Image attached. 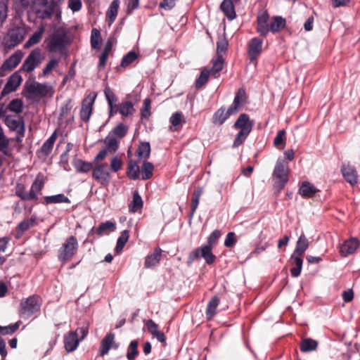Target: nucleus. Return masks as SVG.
<instances>
[{
  "mask_svg": "<svg viewBox=\"0 0 360 360\" xmlns=\"http://www.w3.org/2000/svg\"><path fill=\"white\" fill-rule=\"evenodd\" d=\"M44 185L42 176L38 175L32 183L30 191H26L24 184L18 183L15 186V195L22 200L30 201L38 199L37 194L41 192Z\"/></svg>",
  "mask_w": 360,
  "mask_h": 360,
  "instance_id": "obj_1",
  "label": "nucleus"
},
{
  "mask_svg": "<svg viewBox=\"0 0 360 360\" xmlns=\"http://www.w3.org/2000/svg\"><path fill=\"white\" fill-rule=\"evenodd\" d=\"M253 123L250 120L249 116L245 113L241 114L234 124V128L238 129L233 147L236 148L240 146L251 132Z\"/></svg>",
  "mask_w": 360,
  "mask_h": 360,
  "instance_id": "obj_2",
  "label": "nucleus"
},
{
  "mask_svg": "<svg viewBox=\"0 0 360 360\" xmlns=\"http://www.w3.org/2000/svg\"><path fill=\"white\" fill-rule=\"evenodd\" d=\"M25 96L29 99H39L51 96L53 94V86L48 83L32 82L25 86Z\"/></svg>",
  "mask_w": 360,
  "mask_h": 360,
  "instance_id": "obj_3",
  "label": "nucleus"
},
{
  "mask_svg": "<svg viewBox=\"0 0 360 360\" xmlns=\"http://www.w3.org/2000/svg\"><path fill=\"white\" fill-rule=\"evenodd\" d=\"M41 305V299L38 295H32L25 300H22L20 304L19 312L22 317H29L40 309Z\"/></svg>",
  "mask_w": 360,
  "mask_h": 360,
  "instance_id": "obj_4",
  "label": "nucleus"
},
{
  "mask_svg": "<svg viewBox=\"0 0 360 360\" xmlns=\"http://www.w3.org/2000/svg\"><path fill=\"white\" fill-rule=\"evenodd\" d=\"M44 56L39 48L32 50L25 60L20 71L30 73L34 70L44 60Z\"/></svg>",
  "mask_w": 360,
  "mask_h": 360,
  "instance_id": "obj_5",
  "label": "nucleus"
},
{
  "mask_svg": "<svg viewBox=\"0 0 360 360\" xmlns=\"http://www.w3.org/2000/svg\"><path fill=\"white\" fill-rule=\"evenodd\" d=\"M46 49L51 53H61L68 44L65 33L51 34L46 40Z\"/></svg>",
  "mask_w": 360,
  "mask_h": 360,
  "instance_id": "obj_6",
  "label": "nucleus"
},
{
  "mask_svg": "<svg viewBox=\"0 0 360 360\" xmlns=\"http://www.w3.org/2000/svg\"><path fill=\"white\" fill-rule=\"evenodd\" d=\"M78 249V242L75 236H70L58 250V257L60 261L64 262L70 259L75 255Z\"/></svg>",
  "mask_w": 360,
  "mask_h": 360,
  "instance_id": "obj_7",
  "label": "nucleus"
},
{
  "mask_svg": "<svg viewBox=\"0 0 360 360\" xmlns=\"http://www.w3.org/2000/svg\"><path fill=\"white\" fill-rule=\"evenodd\" d=\"M26 35L24 27H15L10 29L4 38V44L7 48H13L19 44Z\"/></svg>",
  "mask_w": 360,
  "mask_h": 360,
  "instance_id": "obj_8",
  "label": "nucleus"
},
{
  "mask_svg": "<svg viewBox=\"0 0 360 360\" xmlns=\"http://www.w3.org/2000/svg\"><path fill=\"white\" fill-rule=\"evenodd\" d=\"M92 177L101 185L108 186L111 179L110 168L107 163L94 164Z\"/></svg>",
  "mask_w": 360,
  "mask_h": 360,
  "instance_id": "obj_9",
  "label": "nucleus"
},
{
  "mask_svg": "<svg viewBox=\"0 0 360 360\" xmlns=\"http://www.w3.org/2000/svg\"><path fill=\"white\" fill-rule=\"evenodd\" d=\"M289 167L283 160L278 159L276 162L273 176L276 179V184L282 189L288 181Z\"/></svg>",
  "mask_w": 360,
  "mask_h": 360,
  "instance_id": "obj_10",
  "label": "nucleus"
},
{
  "mask_svg": "<svg viewBox=\"0 0 360 360\" xmlns=\"http://www.w3.org/2000/svg\"><path fill=\"white\" fill-rule=\"evenodd\" d=\"M212 248L207 245H202L190 253L189 259L194 261L202 257L208 264H211L214 262L216 259V257L212 253Z\"/></svg>",
  "mask_w": 360,
  "mask_h": 360,
  "instance_id": "obj_11",
  "label": "nucleus"
},
{
  "mask_svg": "<svg viewBox=\"0 0 360 360\" xmlns=\"http://www.w3.org/2000/svg\"><path fill=\"white\" fill-rule=\"evenodd\" d=\"M262 39L254 37L248 44V55L251 61L257 59L262 51Z\"/></svg>",
  "mask_w": 360,
  "mask_h": 360,
  "instance_id": "obj_12",
  "label": "nucleus"
},
{
  "mask_svg": "<svg viewBox=\"0 0 360 360\" xmlns=\"http://www.w3.org/2000/svg\"><path fill=\"white\" fill-rule=\"evenodd\" d=\"M96 96L89 95L84 98L82 103L80 117L84 122H88L93 111Z\"/></svg>",
  "mask_w": 360,
  "mask_h": 360,
  "instance_id": "obj_13",
  "label": "nucleus"
},
{
  "mask_svg": "<svg viewBox=\"0 0 360 360\" xmlns=\"http://www.w3.org/2000/svg\"><path fill=\"white\" fill-rule=\"evenodd\" d=\"M22 78L18 72L12 74L7 80L2 91L1 96H4L11 92L16 91L21 84Z\"/></svg>",
  "mask_w": 360,
  "mask_h": 360,
  "instance_id": "obj_14",
  "label": "nucleus"
},
{
  "mask_svg": "<svg viewBox=\"0 0 360 360\" xmlns=\"http://www.w3.org/2000/svg\"><path fill=\"white\" fill-rule=\"evenodd\" d=\"M269 15L266 11H262L257 15V31L261 36L265 37L269 32L270 23H269Z\"/></svg>",
  "mask_w": 360,
  "mask_h": 360,
  "instance_id": "obj_15",
  "label": "nucleus"
},
{
  "mask_svg": "<svg viewBox=\"0 0 360 360\" xmlns=\"http://www.w3.org/2000/svg\"><path fill=\"white\" fill-rule=\"evenodd\" d=\"M80 340L77 337V332H69L64 336V347L68 352L75 351L79 346Z\"/></svg>",
  "mask_w": 360,
  "mask_h": 360,
  "instance_id": "obj_16",
  "label": "nucleus"
},
{
  "mask_svg": "<svg viewBox=\"0 0 360 360\" xmlns=\"http://www.w3.org/2000/svg\"><path fill=\"white\" fill-rule=\"evenodd\" d=\"M48 0H32L30 11L35 13L41 18H45L49 15L47 11Z\"/></svg>",
  "mask_w": 360,
  "mask_h": 360,
  "instance_id": "obj_17",
  "label": "nucleus"
},
{
  "mask_svg": "<svg viewBox=\"0 0 360 360\" xmlns=\"http://www.w3.org/2000/svg\"><path fill=\"white\" fill-rule=\"evenodd\" d=\"M359 247V240L350 238L345 240L340 247V253L342 257H347L354 253Z\"/></svg>",
  "mask_w": 360,
  "mask_h": 360,
  "instance_id": "obj_18",
  "label": "nucleus"
},
{
  "mask_svg": "<svg viewBox=\"0 0 360 360\" xmlns=\"http://www.w3.org/2000/svg\"><path fill=\"white\" fill-rule=\"evenodd\" d=\"M341 172L345 179L352 186H354L358 182V175L355 168L350 165H343Z\"/></svg>",
  "mask_w": 360,
  "mask_h": 360,
  "instance_id": "obj_19",
  "label": "nucleus"
},
{
  "mask_svg": "<svg viewBox=\"0 0 360 360\" xmlns=\"http://www.w3.org/2000/svg\"><path fill=\"white\" fill-rule=\"evenodd\" d=\"M22 57L20 51L14 53L2 64L1 70L2 71H11L15 68L20 63Z\"/></svg>",
  "mask_w": 360,
  "mask_h": 360,
  "instance_id": "obj_20",
  "label": "nucleus"
},
{
  "mask_svg": "<svg viewBox=\"0 0 360 360\" xmlns=\"http://www.w3.org/2000/svg\"><path fill=\"white\" fill-rule=\"evenodd\" d=\"M36 217L32 216L30 218L25 219L20 222L16 229V238H21L26 231L34 227L36 224Z\"/></svg>",
  "mask_w": 360,
  "mask_h": 360,
  "instance_id": "obj_21",
  "label": "nucleus"
},
{
  "mask_svg": "<svg viewBox=\"0 0 360 360\" xmlns=\"http://www.w3.org/2000/svg\"><path fill=\"white\" fill-rule=\"evenodd\" d=\"M232 108H229L227 110L224 108H221L217 110L212 117V122L215 124H222L230 115L234 114Z\"/></svg>",
  "mask_w": 360,
  "mask_h": 360,
  "instance_id": "obj_22",
  "label": "nucleus"
},
{
  "mask_svg": "<svg viewBox=\"0 0 360 360\" xmlns=\"http://www.w3.org/2000/svg\"><path fill=\"white\" fill-rule=\"evenodd\" d=\"M115 343V335L112 333H107L101 341L99 347V354L103 356L107 354Z\"/></svg>",
  "mask_w": 360,
  "mask_h": 360,
  "instance_id": "obj_23",
  "label": "nucleus"
},
{
  "mask_svg": "<svg viewBox=\"0 0 360 360\" xmlns=\"http://www.w3.org/2000/svg\"><path fill=\"white\" fill-rule=\"evenodd\" d=\"M146 326L148 332L152 336L156 338L160 342H165L166 338L165 334L160 331L158 329V325L156 324L153 320L149 319L146 322Z\"/></svg>",
  "mask_w": 360,
  "mask_h": 360,
  "instance_id": "obj_24",
  "label": "nucleus"
},
{
  "mask_svg": "<svg viewBox=\"0 0 360 360\" xmlns=\"http://www.w3.org/2000/svg\"><path fill=\"white\" fill-rule=\"evenodd\" d=\"M318 192L319 190L308 181L303 182L299 189V193L305 198H313Z\"/></svg>",
  "mask_w": 360,
  "mask_h": 360,
  "instance_id": "obj_25",
  "label": "nucleus"
},
{
  "mask_svg": "<svg viewBox=\"0 0 360 360\" xmlns=\"http://www.w3.org/2000/svg\"><path fill=\"white\" fill-rule=\"evenodd\" d=\"M5 122L6 124L11 130L16 131L21 135L24 134L25 129L22 122L11 115L6 116Z\"/></svg>",
  "mask_w": 360,
  "mask_h": 360,
  "instance_id": "obj_26",
  "label": "nucleus"
},
{
  "mask_svg": "<svg viewBox=\"0 0 360 360\" xmlns=\"http://www.w3.org/2000/svg\"><path fill=\"white\" fill-rule=\"evenodd\" d=\"M290 260L292 261V264L295 265V267H292L290 269L291 275L293 277H298L300 275L302 268L303 259L302 258V255L292 253Z\"/></svg>",
  "mask_w": 360,
  "mask_h": 360,
  "instance_id": "obj_27",
  "label": "nucleus"
},
{
  "mask_svg": "<svg viewBox=\"0 0 360 360\" xmlns=\"http://www.w3.org/2000/svg\"><path fill=\"white\" fill-rule=\"evenodd\" d=\"M162 250L160 248H157L155 249L154 252L150 255H148L145 259L144 266L146 268H150L155 265H157L162 256Z\"/></svg>",
  "mask_w": 360,
  "mask_h": 360,
  "instance_id": "obj_28",
  "label": "nucleus"
},
{
  "mask_svg": "<svg viewBox=\"0 0 360 360\" xmlns=\"http://www.w3.org/2000/svg\"><path fill=\"white\" fill-rule=\"evenodd\" d=\"M171 123L170 129L174 131H178L181 129L184 124L186 123V120L184 117L182 112H176L174 113L169 119Z\"/></svg>",
  "mask_w": 360,
  "mask_h": 360,
  "instance_id": "obj_29",
  "label": "nucleus"
},
{
  "mask_svg": "<svg viewBox=\"0 0 360 360\" xmlns=\"http://www.w3.org/2000/svg\"><path fill=\"white\" fill-rule=\"evenodd\" d=\"M221 10L229 20L236 17L234 6L231 0H224L220 6Z\"/></svg>",
  "mask_w": 360,
  "mask_h": 360,
  "instance_id": "obj_30",
  "label": "nucleus"
},
{
  "mask_svg": "<svg viewBox=\"0 0 360 360\" xmlns=\"http://www.w3.org/2000/svg\"><path fill=\"white\" fill-rule=\"evenodd\" d=\"M44 31L45 26L44 25H41V26L39 27V30L33 33L29 39L25 42L24 47L25 49H28L32 46L38 44L42 38Z\"/></svg>",
  "mask_w": 360,
  "mask_h": 360,
  "instance_id": "obj_31",
  "label": "nucleus"
},
{
  "mask_svg": "<svg viewBox=\"0 0 360 360\" xmlns=\"http://www.w3.org/2000/svg\"><path fill=\"white\" fill-rule=\"evenodd\" d=\"M309 246V242L308 239L304 233H302L297 241L293 253L302 256L304 252L308 249Z\"/></svg>",
  "mask_w": 360,
  "mask_h": 360,
  "instance_id": "obj_32",
  "label": "nucleus"
},
{
  "mask_svg": "<svg viewBox=\"0 0 360 360\" xmlns=\"http://www.w3.org/2000/svg\"><path fill=\"white\" fill-rule=\"evenodd\" d=\"M120 113L124 117H130L134 115L136 110L131 101H125L119 104Z\"/></svg>",
  "mask_w": 360,
  "mask_h": 360,
  "instance_id": "obj_33",
  "label": "nucleus"
},
{
  "mask_svg": "<svg viewBox=\"0 0 360 360\" xmlns=\"http://www.w3.org/2000/svg\"><path fill=\"white\" fill-rule=\"evenodd\" d=\"M116 229V224L115 223L110 221H106L105 222L101 223L98 227L96 229V233L101 236L103 235H107L110 233V232L114 231Z\"/></svg>",
  "mask_w": 360,
  "mask_h": 360,
  "instance_id": "obj_34",
  "label": "nucleus"
},
{
  "mask_svg": "<svg viewBox=\"0 0 360 360\" xmlns=\"http://www.w3.org/2000/svg\"><path fill=\"white\" fill-rule=\"evenodd\" d=\"M143 207V200L137 191L133 193V200L129 205V210L131 213H135Z\"/></svg>",
  "mask_w": 360,
  "mask_h": 360,
  "instance_id": "obj_35",
  "label": "nucleus"
},
{
  "mask_svg": "<svg viewBox=\"0 0 360 360\" xmlns=\"http://www.w3.org/2000/svg\"><path fill=\"white\" fill-rule=\"evenodd\" d=\"M119 5V0H113L107 11L106 15L110 25H111L117 18Z\"/></svg>",
  "mask_w": 360,
  "mask_h": 360,
  "instance_id": "obj_36",
  "label": "nucleus"
},
{
  "mask_svg": "<svg viewBox=\"0 0 360 360\" xmlns=\"http://www.w3.org/2000/svg\"><path fill=\"white\" fill-rule=\"evenodd\" d=\"M285 26V20L281 16H274L270 22L269 32H278Z\"/></svg>",
  "mask_w": 360,
  "mask_h": 360,
  "instance_id": "obj_37",
  "label": "nucleus"
},
{
  "mask_svg": "<svg viewBox=\"0 0 360 360\" xmlns=\"http://www.w3.org/2000/svg\"><path fill=\"white\" fill-rule=\"evenodd\" d=\"M57 139V133L55 131L51 136L44 143L41 148V153L44 155H48L51 152L53 144Z\"/></svg>",
  "mask_w": 360,
  "mask_h": 360,
  "instance_id": "obj_38",
  "label": "nucleus"
},
{
  "mask_svg": "<svg viewBox=\"0 0 360 360\" xmlns=\"http://www.w3.org/2000/svg\"><path fill=\"white\" fill-rule=\"evenodd\" d=\"M245 96V91L244 89H239L237 92L232 105L229 107L232 108L233 111L236 113L240 108L244 98Z\"/></svg>",
  "mask_w": 360,
  "mask_h": 360,
  "instance_id": "obj_39",
  "label": "nucleus"
},
{
  "mask_svg": "<svg viewBox=\"0 0 360 360\" xmlns=\"http://www.w3.org/2000/svg\"><path fill=\"white\" fill-rule=\"evenodd\" d=\"M218 297H213L208 302L206 309V316L208 319H212L216 314V309L219 304Z\"/></svg>",
  "mask_w": 360,
  "mask_h": 360,
  "instance_id": "obj_40",
  "label": "nucleus"
},
{
  "mask_svg": "<svg viewBox=\"0 0 360 360\" xmlns=\"http://www.w3.org/2000/svg\"><path fill=\"white\" fill-rule=\"evenodd\" d=\"M140 168L139 165L133 160H130L129 162L127 175L131 179H137L139 177Z\"/></svg>",
  "mask_w": 360,
  "mask_h": 360,
  "instance_id": "obj_41",
  "label": "nucleus"
},
{
  "mask_svg": "<svg viewBox=\"0 0 360 360\" xmlns=\"http://www.w3.org/2000/svg\"><path fill=\"white\" fill-rule=\"evenodd\" d=\"M44 200L46 204L70 203V199L64 194L46 196Z\"/></svg>",
  "mask_w": 360,
  "mask_h": 360,
  "instance_id": "obj_42",
  "label": "nucleus"
},
{
  "mask_svg": "<svg viewBox=\"0 0 360 360\" xmlns=\"http://www.w3.org/2000/svg\"><path fill=\"white\" fill-rule=\"evenodd\" d=\"M318 342L311 338L302 340L300 344V350L303 352H309L315 350L317 348Z\"/></svg>",
  "mask_w": 360,
  "mask_h": 360,
  "instance_id": "obj_43",
  "label": "nucleus"
},
{
  "mask_svg": "<svg viewBox=\"0 0 360 360\" xmlns=\"http://www.w3.org/2000/svg\"><path fill=\"white\" fill-rule=\"evenodd\" d=\"M150 153V146L148 142L141 143L136 150V155L140 159L146 160Z\"/></svg>",
  "mask_w": 360,
  "mask_h": 360,
  "instance_id": "obj_44",
  "label": "nucleus"
},
{
  "mask_svg": "<svg viewBox=\"0 0 360 360\" xmlns=\"http://www.w3.org/2000/svg\"><path fill=\"white\" fill-rule=\"evenodd\" d=\"M202 193V189L201 188H198L194 190L192 195L191 200V217H193V214L195 210L198 208L200 196Z\"/></svg>",
  "mask_w": 360,
  "mask_h": 360,
  "instance_id": "obj_45",
  "label": "nucleus"
},
{
  "mask_svg": "<svg viewBox=\"0 0 360 360\" xmlns=\"http://www.w3.org/2000/svg\"><path fill=\"white\" fill-rule=\"evenodd\" d=\"M75 168L77 172L87 173L93 169V164L82 160H77L74 164Z\"/></svg>",
  "mask_w": 360,
  "mask_h": 360,
  "instance_id": "obj_46",
  "label": "nucleus"
},
{
  "mask_svg": "<svg viewBox=\"0 0 360 360\" xmlns=\"http://www.w3.org/2000/svg\"><path fill=\"white\" fill-rule=\"evenodd\" d=\"M129 233L127 230H124L121 233L117 239V245L115 249L117 253H120L122 250L123 248L129 240Z\"/></svg>",
  "mask_w": 360,
  "mask_h": 360,
  "instance_id": "obj_47",
  "label": "nucleus"
},
{
  "mask_svg": "<svg viewBox=\"0 0 360 360\" xmlns=\"http://www.w3.org/2000/svg\"><path fill=\"white\" fill-rule=\"evenodd\" d=\"M9 139L4 135L3 131L0 129V152L5 155H10L9 152Z\"/></svg>",
  "mask_w": 360,
  "mask_h": 360,
  "instance_id": "obj_48",
  "label": "nucleus"
},
{
  "mask_svg": "<svg viewBox=\"0 0 360 360\" xmlns=\"http://www.w3.org/2000/svg\"><path fill=\"white\" fill-rule=\"evenodd\" d=\"M210 75H211L210 70L204 68L201 71L199 77L196 79L195 87L200 89L207 82Z\"/></svg>",
  "mask_w": 360,
  "mask_h": 360,
  "instance_id": "obj_49",
  "label": "nucleus"
},
{
  "mask_svg": "<svg viewBox=\"0 0 360 360\" xmlns=\"http://www.w3.org/2000/svg\"><path fill=\"white\" fill-rule=\"evenodd\" d=\"M151 101L147 98L144 99L141 109V117L142 120H148L151 115Z\"/></svg>",
  "mask_w": 360,
  "mask_h": 360,
  "instance_id": "obj_50",
  "label": "nucleus"
},
{
  "mask_svg": "<svg viewBox=\"0 0 360 360\" xmlns=\"http://www.w3.org/2000/svg\"><path fill=\"white\" fill-rule=\"evenodd\" d=\"M154 167L153 165L149 162H144L142 165V179L146 180L153 176Z\"/></svg>",
  "mask_w": 360,
  "mask_h": 360,
  "instance_id": "obj_51",
  "label": "nucleus"
},
{
  "mask_svg": "<svg viewBox=\"0 0 360 360\" xmlns=\"http://www.w3.org/2000/svg\"><path fill=\"white\" fill-rule=\"evenodd\" d=\"M101 43V37L100 31L97 29H93L91 34V45L93 49L100 48Z\"/></svg>",
  "mask_w": 360,
  "mask_h": 360,
  "instance_id": "obj_52",
  "label": "nucleus"
},
{
  "mask_svg": "<svg viewBox=\"0 0 360 360\" xmlns=\"http://www.w3.org/2000/svg\"><path fill=\"white\" fill-rule=\"evenodd\" d=\"M138 342L132 340L127 349V357L129 360H134L139 354L138 351Z\"/></svg>",
  "mask_w": 360,
  "mask_h": 360,
  "instance_id": "obj_53",
  "label": "nucleus"
},
{
  "mask_svg": "<svg viewBox=\"0 0 360 360\" xmlns=\"http://www.w3.org/2000/svg\"><path fill=\"white\" fill-rule=\"evenodd\" d=\"M58 59H56L55 58H51L42 70V76H47L55 69V68H56L58 65Z\"/></svg>",
  "mask_w": 360,
  "mask_h": 360,
  "instance_id": "obj_54",
  "label": "nucleus"
},
{
  "mask_svg": "<svg viewBox=\"0 0 360 360\" xmlns=\"http://www.w3.org/2000/svg\"><path fill=\"white\" fill-rule=\"evenodd\" d=\"M8 109L15 113H20L23 109V103L20 99H13L8 104Z\"/></svg>",
  "mask_w": 360,
  "mask_h": 360,
  "instance_id": "obj_55",
  "label": "nucleus"
},
{
  "mask_svg": "<svg viewBox=\"0 0 360 360\" xmlns=\"http://www.w3.org/2000/svg\"><path fill=\"white\" fill-rule=\"evenodd\" d=\"M212 69L210 70V73L214 75L223 69L224 58L222 56H217V58L213 60Z\"/></svg>",
  "mask_w": 360,
  "mask_h": 360,
  "instance_id": "obj_56",
  "label": "nucleus"
},
{
  "mask_svg": "<svg viewBox=\"0 0 360 360\" xmlns=\"http://www.w3.org/2000/svg\"><path fill=\"white\" fill-rule=\"evenodd\" d=\"M138 57L137 53L135 51H129L127 55H125L122 61L121 66L123 68H126L131 64Z\"/></svg>",
  "mask_w": 360,
  "mask_h": 360,
  "instance_id": "obj_57",
  "label": "nucleus"
},
{
  "mask_svg": "<svg viewBox=\"0 0 360 360\" xmlns=\"http://www.w3.org/2000/svg\"><path fill=\"white\" fill-rule=\"evenodd\" d=\"M128 131V127L123 123L118 124L114 129H113V134L122 139L127 134Z\"/></svg>",
  "mask_w": 360,
  "mask_h": 360,
  "instance_id": "obj_58",
  "label": "nucleus"
},
{
  "mask_svg": "<svg viewBox=\"0 0 360 360\" xmlns=\"http://www.w3.org/2000/svg\"><path fill=\"white\" fill-rule=\"evenodd\" d=\"M19 326H20V324L18 322H17L14 324H12V325L7 326H0V334H1L3 335L13 334L18 330V328H19Z\"/></svg>",
  "mask_w": 360,
  "mask_h": 360,
  "instance_id": "obj_59",
  "label": "nucleus"
},
{
  "mask_svg": "<svg viewBox=\"0 0 360 360\" xmlns=\"http://www.w3.org/2000/svg\"><path fill=\"white\" fill-rule=\"evenodd\" d=\"M72 107V105L71 100L69 99L66 101L60 108L59 118L62 120L65 117L70 113Z\"/></svg>",
  "mask_w": 360,
  "mask_h": 360,
  "instance_id": "obj_60",
  "label": "nucleus"
},
{
  "mask_svg": "<svg viewBox=\"0 0 360 360\" xmlns=\"http://www.w3.org/2000/svg\"><path fill=\"white\" fill-rule=\"evenodd\" d=\"M105 143L110 151L115 152L118 148L119 142L113 137H107L105 139Z\"/></svg>",
  "mask_w": 360,
  "mask_h": 360,
  "instance_id": "obj_61",
  "label": "nucleus"
},
{
  "mask_svg": "<svg viewBox=\"0 0 360 360\" xmlns=\"http://www.w3.org/2000/svg\"><path fill=\"white\" fill-rule=\"evenodd\" d=\"M104 94L108 105L116 103L117 98L109 87L105 89Z\"/></svg>",
  "mask_w": 360,
  "mask_h": 360,
  "instance_id": "obj_62",
  "label": "nucleus"
},
{
  "mask_svg": "<svg viewBox=\"0 0 360 360\" xmlns=\"http://www.w3.org/2000/svg\"><path fill=\"white\" fill-rule=\"evenodd\" d=\"M122 165L123 162L120 158L115 156L113 158H112L110 161V169L113 172H117L118 171H120L122 169Z\"/></svg>",
  "mask_w": 360,
  "mask_h": 360,
  "instance_id": "obj_63",
  "label": "nucleus"
},
{
  "mask_svg": "<svg viewBox=\"0 0 360 360\" xmlns=\"http://www.w3.org/2000/svg\"><path fill=\"white\" fill-rule=\"evenodd\" d=\"M221 235V233L219 230H214L209 236V237L207 238V245H209V246L213 248L214 246V245L216 244L217 240L220 238Z\"/></svg>",
  "mask_w": 360,
  "mask_h": 360,
  "instance_id": "obj_64",
  "label": "nucleus"
}]
</instances>
